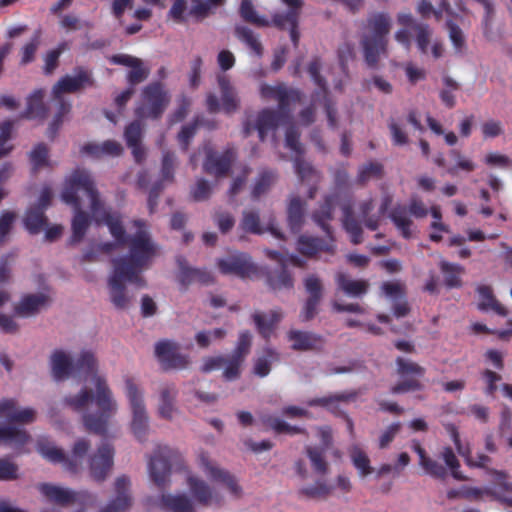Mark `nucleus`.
Here are the masks:
<instances>
[{
  "mask_svg": "<svg viewBox=\"0 0 512 512\" xmlns=\"http://www.w3.org/2000/svg\"><path fill=\"white\" fill-rule=\"evenodd\" d=\"M51 370L56 381L64 380L72 374L93 376L95 393L83 388L77 395L65 397L64 402L76 412L84 411L90 404H95L96 412L83 415L84 426L89 432L106 435L108 423L117 411V404L106 380L96 375L97 361L94 354L91 351H82L74 364L64 351L55 350L51 355Z\"/></svg>",
  "mask_w": 512,
  "mask_h": 512,
  "instance_id": "obj_1",
  "label": "nucleus"
},
{
  "mask_svg": "<svg viewBox=\"0 0 512 512\" xmlns=\"http://www.w3.org/2000/svg\"><path fill=\"white\" fill-rule=\"evenodd\" d=\"M137 231L126 243L129 255L113 259V272L109 277L108 287L110 300L115 308L127 309L132 301L125 282L142 288L146 285L141 273L148 268L158 254V246L153 242L146 229V222L141 219L133 221Z\"/></svg>",
  "mask_w": 512,
  "mask_h": 512,
  "instance_id": "obj_2",
  "label": "nucleus"
},
{
  "mask_svg": "<svg viewBox=\"0 0 512 512\" xmlns=\"http://www.w3.org/2000/svg\"><path fill=\"white\" fill-rule=\"evenodd\" d=\"M82 191L90 200V211L97 222L103 202L100 199L99 192L89 171L81 168L75 169L66 180L62 192V200L73 207L74 216L71 223L72 235L70 244H76L83 240L91 224L90 215L82 209V204L78 193Z\"/></svg>",
  "mask_w": 512,
  "mask_h": 512,
  "instance_id": "obj_3",
  "label": "nucleus"
},
{
  "mask_svg": "<svg viewBox=\"0 0 512 512\" xmlns=\"http://www.w3.org/2000/svg\"><path fill=\"white\" fill-rule=\"evenodd\" d=\"M365 28L367 32L361 40L364 58L368 66L376 67L380 55L386 51L391 19L386 13H373L367 18Z\"/></svg>",
  "mask_w": 512,
  "mask_h": 512,
  "instance_id": "obj_4",
  "label": "nucleus"
},
{
  "mask_svg": "<svg viewBox=\"0 0 512 512\" xmlns=\"http://www.w3.org/2000/svg\"><path fill=\"white\" fill-rule=\"evenodd\" d=\"M170 102V95L160 82L148 84L142 90V102L136 107L138 118L159 119Z\"/></svg>",
  "mask_w": 512,
  "mask_h": 512,
  "instance_id": "obj_5",
  "label": "nucleus"
},
{
  "mask_svg": "<svg viewBox=\"0 0 512 512\" xmlns=\"http://www.w3.org/2000/svg\"><path fill=\"white\" fill-rule=\"evenodd\" d=\"M409 214L416 218H424L428 215V209L420 198L413 196L408 207L403 204H396L388 214L394 226L405 239L412 237L413 221Z\"/></svg>",
  "mask_w": 512,
  "mask_h": 512,
  "instance_id": "obj_6",
  "label": "nucleus"
},
{
  "mask_svg": "<svg viewBox=\"0 0 512 512\" xmlns=\"http://www.w3.org/2000/svg\"><path fill=\"white\" fill-rule=\"evenodd\" d=\"M178 457V451L168 446H157L154 454L150 457L148 463L149 474L152 481L160 489L169 485L172 462L176 461Z\"/></svg>",
  "mask_w": 512,
  "mask_h": 512,
  "instance_id": "obj_7",
  "label": "nucleus"
},
{
  "mask_svg": "<svg viewBox=\"0 0 512 512\" xmlns=\"http://www.w3.org/2000/svg\"><path fill=\"white\" fill-rule=\"evenodd\" d=\"M126 394L132 409L131 429L135 437L143 442L147 438L148 432V416L144 406L142 393L131 378H126Z\"/></svg>",
  "mask_w": 512,
  "mask_h": 512,
  "instance_id": "obj_8",
  "label": "nucleus"
},
{
  "mask_svg": "<svg viewBox=\"0 0 512 512\" xmlns=\"http://www.w3.org/2000/svg\"><path fill=\"white\" fill-rule=\"evenodd\" d=\"M396 365L397 374L400 378H403V380L391 387L390 391L392 394L420 391L423 389V384L416 377L421 378L424 376L426 372L424 367L403 357H397Z\"/></svg>",
  "mask_w": 512,
  "mask_h": 512,
  "instance_id": "obj_9",
  "label": "nucleus"
},
{
  "mask_svg": "<svg viewBox=\"0 0 512 512\" xmlns=\"http://www.w3.org/2000/svg\"><path fill=\"white\" fill-rule=\"evenodd\" d=\"M288 10L277 12L272 16V25L280 30H288L290 39L295 48L299 45V19L303 7V0H281Z\"/></svg>",
  "mask_w": 512,
  "mask_h": 512,
  "instance_id": "obj_10",
  "label": "nucleus"
},
{
  "mask_svg": "<svg viewBox=\"0 0 512 512\" xmlns=\"http://www.w3.org/2000/svg\"><path fill=\"white\" fill-rule=\"evenodd\" d=\"M180 345L171 340H160L155 344V356L163 370H183L190 364V357L180 353Z\"/></svg>",
  "mask_w": 512,
  "mask_h": 512,
  "instance_id": "obj_11",
  "label": "nucleus"
},
{
  "mask_svg": "<svg viewBox=\"0 0 512 512\" xmlns=\"http://www.w3.org/2000/svg\"><path fill=\"white\" fill-rule=\"evenodd\" d=\"M95 80L92 72L82 66L74 69V75H65L53 86L54 98H59L64 93H76L87 87H94Z\"/></svg>",
  "mask_w": 512,
  "mask_h": 512,
  "instance_id": "obj_12",
  "label": "nucleus"
},
{
  "mask_svg": "<svg viewBox=\"0 0 512 512\" xmlns=\"http://www.w3.org/2000/svg\"><path fill=\"white\" fill-rule=\"evenodd\" d=\"M321 69V61L320 58L315 57L308 64V73L314 83L318 86L320 91H316L313 94V98L316 99L320 93H322L324 98V110L327 116L328 125L330 128H337V109L335 107V103L328 97V86L325 78L320 74Z\"/></svg>",
  "mask_w": 512,
  "mask_h": 512,
  "instance_id": "obj_13",
  "label": "nucleus"
},
{
  "mask_svg": "<svg viewBox=\"0 0 512 512\" xmlns=\"http://www.w3.org/2000/svg\"><path fill=\"white\" fill-rule=\"evenodd\" d=\"M187 485L193 500L199 505L217 508L223 506L224 496L203 479L196 476H188Z\"/></svg>",
  "mask_w": 512,
  "mask_h": 512,
  "instance_id": "obj_14",
  "label": "nucleus"
},
{
  "mask_svg": "<svg viewBox=\"0 0 512 512\" xmlns=\"http://www.w3.org/2000/svg\"><path fill=\"white\" fill-rule=\"evenodd\" d=\"M199 462L211 481L225 486L233 496L237 498L241 496L242 488L238 484L236 477L229 471L214 465L210 460L208 453L201 452L199 455Z\"/></svg>",
  "mask_w": 512,
  "mask_h": 512,
  "instance_id": "obj_15",
  "label": "nucleus"
},
{
  "mask_svg": "<svg viewBox=\"0 0 512 512\" xmlns=\"http://www.w3.org/2000/svg\"><path fill=\"white\" fill-rule=\"evenodd\" d=\"M280 122V113L273 109H262L256 117V121L253 124L250 120H246L243 123L242 135L247 138L253 131L258 132L260 141H265L269 132H275Z\"/></svg>",
  "mask_w": 512,
  "mask_h": 512,
  "instance_id": "obj_16",
  "label": "nucleus"
},
{
  "mask_svg": "<svg viewBox=\"0 0 512 512\" xmlns=\"http://www.w3.org/2000/svg\"><path fill=\"white\" fill-rule=\"evenodd\" d=\"M236 157L237 152L233 147H227L220 154L209 150L203 163L204 171L217 178L225 177L229 174Z\"/></svg>",
  "mask_w": 512,
  "mask_h": 512,
  "instance_id": "obj_17",
  "label": "nucleus"
},
{
  "mask_svg": "<svg viewBox=\"0 0 512 512\" xmlns=\"http://www.w3.org/2000/svg\"><path fill=\"white\" fill-rule=\"evenodd\" d=\"M218 268L222 274H233L240 278H250L257 273L256 265L246 253H236L225 259H219Z\"/></svg>",
  "mask_w": 512,
  "mask_h": 512,
  "instance_id": "obj_18",
  "label": "nucleus"
},
{
  "mask_svg": "<svg viewBox=\"0 0 512 512\" xmlns=\"http://www.w3.org/2000/svg\"><path fill=\"white\" fill-rule=\"evenodd\" d=\"M304 287L308 293L301 316L303 321L312 320L318 313V306L323 296V285L315 275H309L304 280Z\"/></svg>",
  "mask_w": 512,
  "mask_h": 512,
  "instance_id": "obj_19",
  "label": "nucleus"
},
{
  "mask_svg": "<svg viewBox=\"0 0 512 512\" xmlns=\"http://www.w3.org/2000/svg\"><path fill=\"white\" fill-rule=\"evenodd\" d=\"M114 449L108 444H102L90 458L89 467L94 480L104 481L113 466Z\"/></svg>",
  "mask_w": 512,
  "mask_h": 512,
  "instance_id": "obj_20",
  "label": "nucleus"
},
{
  "mask_svg": "<svg viewBox=\"0 0 512 512\" xmlns=\"http://www.w3.org/2000/svg\"><path fill=\"white\" fill-rule=\"evenodd\" d=\"M116 497L112 499L99 512H124L129 509L132 504L130 496V480L127 476H119L114 484Z\"/></svg>",
  "mask_w": 512,
  "mask_h": 512,
  "instance_id": "obj_21",
  "label": "nucleus"
},
{
  "mask_svg": "<svg viewBox=\"0 0 512 512\" xmlns=\"http://www.w3.org/2000/svg\"><path fill=\"white\" fill-rule=\"evenodd\" d=\"M288 339L292 342L291 348L295 351L319 352L325 344L323 336L310 331L290 330Z\"/></svg>",
  "mask_w": 512,
  "mask_h": 512,
  "instance_id": "obj_22",
  "label": "nucleus"
},
{
  "mask_svg": "<svg viewBox=\"0 0 512 512\" xmlns=\"http://www.w3.org/2000/svg\"><path fill=\"white\" fill-rule=\"evenodd\" d=\"M37 488L48 502L62 507L75 503L80 495L78 492L50 483H41L37 486Z\"/></svg>",
  "mask_w": 512,
  "mask_h": 512,
  "instance_id": "obj_23",
  "label": "nucleus"
},
{
  "mask_svg": "<svg viewBox=\"0 0 512 512\" xmlns=\"http://www.w3.org/2000/svg\"><path fill=\"white\" fill-rule=\"evenodd\" d=\"M29 433L16 425L0 424V443L7 445L17 452H22L23 447L30 441Z\"/></svg>",
  "mask_w": 512,
  "mask_h": 512,
  "instance_id": "obj_24",
  "label": "nucleus"
},
{
  "mask_svg": "<svg viewBox=\"0 0 512 512\" xmlns=\"http://www.w3.org/2000/svg\"><path fill=\"white\" fill-rule=\"evenodd\" d=\"M338 201V195L328 194L324 197L319 208L312 214L314 222L326 233L327 237H331L332 229L329 222L333 219V212Z\"/></svg>",
  "mask_w": 512,
  "mask_h": 512,
  "instance_id": "obj_25",
  "label": "nucleus"
},
{
  "mask_svg": "<svg viewBox=\"0 0 512 512\" xmlns=\"http://www.w3.org/2000/svg\"><path fill=\"white\" fill-rule=\"evenodd\" d=\"M97 224L107 225L110 234L120 246H125L131 236L127 235L120 215L118 213H111L104 206L97 219Z\"/></svg>",
  "mask_w": 512,
  "mask_h": 512,
  "instance_id": "obj_26",
  "label": "nucleus"
},
{
  "mask_svg": "<svg viewBox=\"0 0 512 512\" xmlns=\"http://www.w3.org/2000/svg\"><path fill=\"white\" fill-rule=\"evenodd\" d=\"M328 238L329 240L319 237L301 235L298 238L297 249L302 255L308 257H312L320 251L333 254L335 250V246L333 244V236L331 235V237Z\"/></svg>",
  "mask_w": 512,
  "mask_h": 512,
  "instance_id": "obj_27",
  "label": "nucleus"
},
{
  "mask_svg": "<svg viewBox=\"0 0 512 512\" xmlns=\"http://www.w3.org/2000/svg\"><path fill=\"white\" fill-rule=\"evenodd\" d=\"M335 281L339 290L345 295L353 298H360L367 294L369 282L365 279H351L343 272H338Z\"/></svg>",
  "mask_w": 512,
  "mask_h": 512,
  "instance_id": "obj_28",
  "label": "nucleus"
},
{
  "mask_svg": "<svg viewBox=\"0 0 512 512\" xmlns=\"http://www.w3.org/2000/svg\"><path fill=\"white\" fill-rule=\"evenodd\" d=\"M218 85L221 93L222 109L226 114H232L239 109L240 100L237 92L226 75H219Z\"/></svg>",
  "mask_w": 512,
  "mask_h": 512,
  "instance_id": "obj_29",
  "label": "nucleus"
},
{
  "mask_svg": "<svg viewBox=\"0 0 512 512\" xmlns=\"http://www.w3.org/2000/svg\"><path fill=\"white\" fill-rule=\"evenodd\" d=\"M342 224L343 228L350 237V241L354 245L363 242V228L359 220L356 219L352 206L345 204L342 206Z\"/></svg>",
  "mask_w": 512,
  "mask_h": 512,
  "instance_id": "obj_30",
  "label": "nucleus"
},
{
  "mask_svg": "<svg viewBox=\"0 0 512 512\" xmlns=\"http://www.w3.org/2000/svg\"><path fill=\"white\" fill-rule=\"evenodd\" d=\"M266 282L273 291L290 290L294 287V279L286 265L277 266L266 273Z\"/></svg>",
  "mask_w": 512,
  "mask_h": 512,
  "instance_id": "obj_31",
  "label": "nucleus"
},
{
  "mask_svg": "<svg viewBox=\"0 0 512 512\" xmlns=\"http://www.w3.org/2000/svg\"><path fill=\"white\" fill-rule=\"evenodd\" d=\"M306 203L298 196L290 198L287 206V222L292 233H299L304 224Z\"/></svg>",
  "mask_w": 512,
  "mask_h": 512,
  "instance_id": "obj_32",
  "label": "nucleus"
},
{
  "mask_svg": "<svg viewBox=\"0 0 512 512\" xmlns=\"http://www.w3.org/2000/svg\"><path fill=\"white\" fill-rule=\"evenodd\" d=\"M48 302L49 297L42 293L26 295L15 306V313L24 317L31 316L38 313Z\"/></svg>",
  "mask_w": 512,
  "mask_h": 512,
  "instance_id": "obj_33",
  "label": "nucleus"
},
{
  "mask_svg": "<svg viewBox=\"0 0 512 512\" xmlns=\"http://www.w3.org/2000/svg\"><path fill=\"white\" fill-rule=\"evenodd\" d=\"M477 292L480 297V301L478 303V309L480 311L492 310L500 316H507V309L495 298L493 290L490 286L480 285L477 288Z\"/></svg>",
  "mask_w": 512,
  "mask_h": 512,
  "instance_id": "obj_34",
  "label": "nucleus"
},
{
  "mask_svg": "<svg viewBox=\"0 0 512 512\" xmlns=\"http://www.w3.org/2000/svg\"><path fill=\"white\" fill-rule=\"evenodd\" d=\"M161 508L169 512H195L191 500L185 494H162Z\"/></svg>",
  "mask_w": 512,
  "mask_h": 512,
  "instance_id": "obj_35",
  "label": "nucleus"
},
{
  "mask_svg": "<svg viewBox=\"0 0 512 512\" xmlns=\"http://www.w3.org/2000/svg\"><path fill=\"white\" fill-rule=\"evenodd\" d=\"M44 91L42 89L35 90L27 99V107L22 114L27 119H43L47 115V108L43 102Z\"/></svg>",
  "mask_w": 512,
  "mask_h": 512,
  "instance_id": "obj_36",
  "label": "nucleus"
},
{
  "mask_svg": "<svg viewBox=\"0 0 512 512\" xmlns=\"http://www.w3.org/2000/svg\"><path fill=\"white\" fill-rule=\"evenodd\" d=\"M279 359V354L275 349L265 347L263 349V355L254 360L253 373L260 378L268 376L271 371L272 363L279 361Z\"/></svg>",
  "mask_w": 512,
  "mask_h": 512,
  "instance_id": "obj_37",
  "label": "nucleus"
},
{
  "mask_svg": "<svg viewBox=\"0 0 512 512\" xmlns=\"http://www.w3.org/2000/svg\"><path fill=\"white\" fill-rule=\"evenodd\" d=\"M440 270L444 277V284L447 288H460L462 286V275L465 272L463 266L447 261L440 262Z\"/></svg>",
  "mask_w": 512,
  "mask_h": 512,
  "instance_id": "obj_38",
  "label": "nucleus"
},
{
  "mask_svg": "<svg viewBox=\"0 0 512 512\" xmlns=\"http://www.w3.org/2000/svg\"><path fill=\"white\" fill-rule=\"evenodd\" d=\"M449 157L455 161L454 165L446 168V173L452 177L458 176L460 171L471 173L476 169L475 162L464 156L458 149H451Z\"/></svg>",
  "mask_w": 512,
  "mask_h": 512,
  "instance_id": "obj_39",
  "label": "nucleus"
},
{
  "mask_svg": "<svg viewBox=\"0 0 512 512\" xmlns=\"http://www.w3.org/2000/svg\"><path fill=\"white\" fill-rule=\"evenodd\" d=\"M277 179V173L272 169H262L255 180L251 191L253 200L259 199L263 194L267 193Z\"/></svg>",
  "mask_w": 512,
  "mask_h": 512,
  "instance_id": "obj_40",
  "label": "nucleus"
},
{
  "mask_svg": "<svg viewBox=\"0 0 512 512\" xmlns=\"http://www.w3.org/2000/svg\"><path fill=\"white\" fill-rule=\"evenodd\" d=\"M47 225L45 211L41 207H30L24 217V226L30 234H38Z\"/></svg>",
  "mask_w": 512,
  "mask_h": 512,
  "instance_id": "obj_41",
  "label": "nucleus"
},
{
  "mask_svg": "<svg viewBox=\"0 0 512 512\" xmlns=\"http://www.w3.org/2000/svg\"><path fill=\"white\" fill-rule=\"evenodd\" d=\"M373 209L374 200L372 198L363 200L358 204V214L364 226L371 231H376L380 226V215L371 214Z\"/></svg>",
  "mask_w": 512,
  "mask_h": 512,
  "instance_id": "obj_42",
  "label": "nucleus"
},
{
  "mask_svg": "<svg viewBox=\"0 0 512 512\" xmlns=\"http://www.w3.org/2000/svg\"><path fill=\"white\" fill-rule=\"evenodd\" d=\"M252 318L259 334L263 338L268 339L272 334L274 326L280 321L281 315L276 311H272L270 314V318L266 319V316L264 314L260 312H255L252 315Z\"/></svg>",
  "mask_w": 512,
  "mask_h": 512,
  "instance_id": "obj_43",
  "label": "nucleus"
},
{
  "mask_svg": "<svg viewBox=\"0 0 512 512\" xmlns=\"http://www.w3.org/2000/svg\"><path fill=\"white\" fill-rule=\"evenodd\" d=\"M235 36L243 42L255 55L261 57L263 54V46L254 32L243 25L235 27Z\"/></svg>",
  "mask_w": 512,
  "mask_h": 512,
  "instance_id": "obj_44",
  "label": "nucleus"
},
{
  "mask_svg": "<svg viewBox=\"0 0 512 512\" xmlns=\"http://www.w3.org/2000/svg\"><path fill=\"white\" fill-rule=\"evenodd\" d=\"M442 81L444 87L439 92L440 100L446 108L452 109L456 106L455 92L460 89V84L448 75L443 76Z\"/></svg>",
  "mask_w": 512,
  "mask_h": 512,
  "instance_id": "obj_45",
  "label": "nucleus"
},
{
  "mask_svg": "<svg viewBox=\"0 0 512 512\" xmlns=\"http://www.w3.org/2000/svg\"><path fill=\"white\" fill-rule=\"evenodd\" d=\"M263 423L268 425L275 433L277 434H288V435H296V434H302L305 436H308V432L305 428L300 426H292L285 421L272 417L267 416L263 418Z\"/></svg>",
  "mask_w": 512,
  "mask_h": 512,
  "instance_id": "obj_46",
  "label": "nucleus"
},
{
  "mask_svg": "<svg viewBox=\"0 0 512 512\" xmlns=\"http://www.w3.org/2000/svg\"><path fill=\"white\" fill-rule=\"evenodd\" d=\"M350 457L360 477H366L373 472L368 455L360 447L353 446L350 449Z\"/></svg>",
  "mask_w": 512,
  "mask_h": 512,
  "instance_id": "obj_47",
  "label": "nucleus"
},
{
  "mask_svg": "<svg viewBox=\"0 0 512 512\" xmlns=\"http://www.w3.org/2000/svg\"><path fill=\"white\" fill-rule=\"evenodd\" d=\"M358 393L356 391L343 392L325 397L313 398L307 401V405L310 407H325L330 408L336 402H348L356 399Z\"/></svg>",
  "mask_w": 512,
  "mask_h": 512,
  "instance_id": "obj_48",
  "label": "nucleus"
},
{
  "mask_svg": "<svg viewBox=\"0 0 512 512\" xmlns=\"http://www.w3.org/2000/svg\"><path fill=\"white\" fill-rule=\"evenodd\" d=\"M294 167L299 179L304 182L317 184L320 180L319 173L306 162L300 155L294 159Z\"/></svg>",
  "mask_w": 512,
  "mask_h": 512,
  "instance_id": "obj_49",
  "label": "nucleus"
},
{
  "mask_svg": "<svg viewBox=\"0 0 512 512\" xmlns=\"http://www.w3.org/2000/svg\"><path fill=\"white\" fill-rule=\"evenodd\" d=\"M239 13L244 21L258 27H268L272 24V21L269 22L257 14L251 0H242Z\"/></svg>",
  "mask_w": 512,
  "mask_h": 512,
  "instance_id": "obj_50",
  "label": "nucleus"
},
{
  "mask_svg": "<svg viewBox=\"0 0 512 512\" xmlns=\"http://www.w3.org/2000/svg\"><path fill=\"white\" fill-rule=\"evenodd\" d=\"M326 450L317 446H307L306 454L311 462L312 468L318 474L324 475L328 472V463L325 460Z\"/></svg>",
  "mask_w": 512,
  "mask_h": 512,
  "instance_id": "obj_51",
  "label": "nucleus"
},
{
  "mask_svg": "<svg viewBox=\"0 0 512 512\" xmlns=\"http://www.w3.org/2000/svg\"><path fill=\"white\" fill-rule=\"evenodd\" d=\"M58 102V111L56 115L54 116L53 121L51 122L49 128H48V137L53 139L55 135L57 134L58 129L62 125L63 117L67 115L71 110V104L67 101H65L62 97V95L59 96V98H54Z\"/></svg>",
  "mask_w": 512,
  "mask_h": 512,
  "instance_id": "obj_52",
  "label": "nucleus"
},
{
  "mask_svg": "<svg viewBox=\"0 0 512 512\" xmlns=\"http://www.w3.org/2000/svg\"><path fill=\"white\" fill-rule=\"evenodd\" d=\"M39 453L53 463H61L66 460V455L62 449H59L47 441H39L37 444Z\"/></svg>",
  "mask_w": 512,
  "mask_h": 512,
  "instance_id": "obj_53",
  "label": "nucleus"
},
{
  "mask_svg": "<svg viewBox=\"0 0 512 512\" xmlns=\"http://www.w3.org/2000/svg\"><path fill=\"white\" fill-rule=\"evenodd\" d=\"M383 176V165L379 162H369L363 165L358 172L357 182L365 184L371 178L380 179Z\"/></svg>",
  "mask_w": 512,
  "mask_h": 512,
  "instance_id": "obj_54",
  "label": "nucleus"
},
{
  "mask_svg": "<svg viewBox=\"0 0 512 512\" xmlns=\"http://www.w3.org/2000/svg\"><path fill=\"white\" fill-rule=\"evenodd\" d=\"M240 228L251 234H262L259 214L255 211H244L240 222Z\"/></svg>",
  "mask_w": 512,
  "mask_h": 512,
  "instance_id": "obj_55",
  "label": "nucleus"
},
{
  "mask_svg": "<svg viewBox=\"0 0 512 512\" xmlns=\"http://www.w3.org/2000/svg\"><path fill=\"white\" fill-rule=\"evenodd\" d=\"M332 489L333 487L324 481H316L315 484L302 488L300 493L309 499H325L331 494Z\"/></svg>",
  "mask_w": 512,
  "mask_h": 512,
  "instance_id": "obj_56",
  "label": "nucleus"
},
{
  "mask_svg": "<svg viewBox=\"0 0 512 512\" xmlns=\"http://www.w3.org/2000/svg\"><path fill=\"white\" fill-rule=\"evenodd\" d=\"M193 3L192 8L189 11V14L202 19L205 18L212 7H217L223 5L225 0H191Z\"/></svg>",
  "mask_w": 512,
  "mask_h": 512,
  "instance_id": "obj_57",
  "label": "nucleus"
},
{
  "mask_svg": "<svg viewBox=\"0 0 512 512\" xmlns=\"http://www.w3.org/2000/svg\"><path fill=\"white\" fill-rule=\"evenodd\" d=\"M245 360L231 354L226 357L225 368L223 370V378L227 381L236 380L241 375V367Z\"/></svg>",
  "mask_w": 512,
  "mask_h": 512,
  "instance_id": "obj_58",
  "label": "nucleus"
},
{
  "mask_svg": "<svg viewBox=\"0 0 512 512\" xmlns=\"http://www.w3.org/2000/svg\"><path fill=\"white\" fill-rule=\"evenodd\" d=\"M149 74L150 69L144 65L141 59H138L137 63H135L127 73V82L131 86H135L145 81Z\"/></svg>",
  "mask_w": 512,
  "mask_h": 512,
  "instance_id": "obj_59",
  "label": "nucleus"
},
{
  "mask_svg": "<svg viewBox=\"0 0 512 512\" xmlns=\"http://www.w3.org/2000/svg\"><path fill=\"white\" fill-rule=\"evenodd\" d=\"M441 458L445 464L451 469L453 478L459 481H464L467 478L459 471L460 463L455 456L451 447H444L441 452Z\"/></svg>",
  "mask_w": 512,
  "mask_h": 512,
  "instance_id": "obj_60",
  "label": "nucleus"
},
{
  "mask_svg": "<svg viewBox=\"0 0 512 512\" xmlns=\"http://www.w3.org/2000/svg\"><path fill=\"white\" fill-rule=\"evenodd\" d=\"M251 346L252 334L248 330L241 331L232 354L245 360L250 353Z\"/></svg>",
  "mask_w": 512,
  "mask_h": 512,
  "instance_id": "obj_61",
  "label": "nucleus"
},
{
  "mask_svg": "<svg viewBox=\"0 0 512 512\" xmlns=\"http://www.w3.org/2000/svg\"><path fill=\"white\" fill-rule=\"evenodd\" d=\"M413 31L418 49L424 54L427 53L431 37L429 26L424 23L414 24Z\"/></svg>",
  "mask_w": 512,
  "mask_h": 512,
  "instance_id": "obj_62",
  "label": "nucleus"
},
{
  "mask_svg": "<svg viewBox=\"0 0 512 512\" xmlns=\"http://www.w3.org/2000/svg\"><path fill=\"white\" fill-rule=\"evenodd\" d=\"M16 214L12 211H3L0 215V245L8 241V237L12 231Z\"/></svg>",
  "mask_w": 512,
  "mask_h": 512,
  "instance_id": "obj_63",
  "label": "nucleus"
},
{
  "mask_svg": "<svg viewBox=\"0 0 512 512\" xmlns=\"http://www.w3.org/2000/svg\"><path fill=\"white\" fill-rule=\"evenodd\" d=\"M201 124L199 118H196L192 123L188 125H184L180 132L178 133V141L181 148L186 151L190 144V141L196 134L198 126Z\"/></svg>",
  "mask_w": 512,
  "mask_h": 512,
  "instance_id": "obj_64",
  "label": "nucleus"
}]
</instances>
